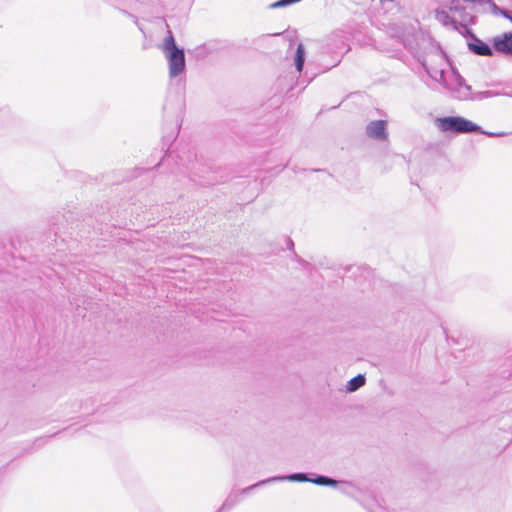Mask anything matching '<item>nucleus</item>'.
<instances>
[{"mask_svg": "<svg viewBox=\"0 0 512 512\" xmlns=\"http://www.w3.org/2000/svg\"><path fill=\"white\" fill-rule=\"evenodd\" d=\"M346 391L352 392V379L348 380L346 383Z\"/></svg>", "mask_w": 512, "mask_h": 512, "instance_id": "obj_28", "label": "nucleus"}, {"mask_svg": "<svg viewBox=\"0 0 512 512\" xmlns=\"http://www.w3.org/2000/svg\"><path fill=\"white\" fill-rule=\"evenodd\" d=\"M122 12H123L125 15L129 16L130 18H132V19L134 20V23L138 26L139 30H140V31H143L142 27H141V26L139 25V23H138V18H137L135 15H133V14H131V13H129V12H127V11H125V10H122Z\"/></svg>", "mask_w": 512, "mask_h": 512, "instance_id": "obj_25", "label": "nucleus"}, {"mask_svg": "<svg viewBox=\"0 0 512 512\" xmlns=\"http://www.w3.org/2000/svg\"><path fill=\"white\" fill-rule=\"evenodd\" d=\"M495 51L512 56V32H505L493 39Z\"/></svg>", "mask_w": 512, "mask_h": 512, "instance_id": "obj_6", "label": "nucleus"}, {"mask_svg": "<svg viewBox=\"0 0 512 512\" xmlns=\"http://www.w3.org/2000/svg\"><path fill=\"white\" fill-rule=\"evenodd\" d=\"M310 482L319 486H347L325 475H316L310 479Z\"/></svg>", "mask_w": 512, "mask_h": 512, "instance_id": "obj_13", "label": "nucleus"}, {"mask_svg": "<svg viewBox=\"0 0 512 512\" xmlns=\"http://www.w3.org/2000/svg\"><path fill=\"white\" fill-rule=\"evenodd\" d=\"M240 502V495L237 491L231 492L221 507L216 512H228Z\"/></svg>", "mask_w": 512, "mask_h": 512, "instance_id": "obj_12", "label": "nucleus"}, {"mask_svg": "<svg viewBox=\"0 0 512 512\" xmlns=\"http://www.w3.org/2000/svg\"><path fill=\"white\" fill-rule=\"evenodd\" d=\"M505 440H506V444H508V443L511 441V437H510V436H507V437L505 438Z\"/></svg>", "mask_w": 512, "mask_h": 512, "instance_id": "obj_31", "label": "nucleus"}, {"mask_svg": "<svg viewBox=\"0 0 512 512\" xmlns=\"http://www.w3.org/2000/svg\"><path fill=\"white\" fill-rule=\"evenodd\" d=\"M497 426L499 430L506 432L508 435L512 434V410L499 416Z\"/></svg>", "mask_w": 512, "mask_h": 512, "instance_id": "obj_11", "label": "nucleus"}, {"mask_svg": "<svg viewBox=\"0 0 512 512\" xmlns=\"http://www.w3.org/2000/svg\"><path fill=\"white\" fill-rule=\"evenodd\" d=\"M358 270L361 271V274L354 277V282H357L362 290L372 287L374 279L372 270L366 266H361Z\"/></svg>", "mask_w": 512, "mask_h": 512, "instance_id": "obj_8", "label": "nucleus"}, {"mask_svg": "<svg viewBox=\"0 0 512 512\" xmlns=\"http://www.w3.org/2000/svg\"><path fill=\"white\" fill-rule=\"evenodd\" d=\"M272 481H269V478L268 479H265V480H261L251 486H248L240 491H237L239 493V495H246L248 493H250L252 490L258 488V487H261V486H264L265 484L267 483H271Z\"/></svg>", "mask_w": 512, "mask_h": 512, "instance_id": "obj_17", "label": "nucleus"}, {"mask_svg": "<svg viewBox=\"0 0 512 512\" xmlns=\"http://www.w3.org/2000/svg\"><path fill=\"white\" fill-rule=\"evenodd\" d=\"M157 19L161 20L167 29V35L161 45V50L168 62L169 77L176 78L183 74L186 69L185 51L176 44L173 32L166 20L163 17H157Z\"/></svg>", "mask_w": 512, "mask_h": 512, "instance_id": "obj_1", "label": "nucleus"}, {"mask_svg": "<svg viewBox=\"0 0 512 512\" xmlns=\"http://www.w3.org/2000/svg\"><path fill=\"white\" fill-rule=\"evenodd\" d=\"M310 477L307 473H293L285 476H274L270 477L269 481L280 482V481H293V482H310Z\"/></svg>", "mask_w": 512, "mask_h": 512, "instance_id": "obj_10", "label": "nucleus"}, {"mask_svg": "<svg viewBox=\"0 0 512 512\" xmlns=\"http://www.w3.org/2000/svg\"><path fill=\"white\" fill-rule=\"evenodd\" d=\"M217 180L214 179V178H209L207 181H204V182H200L201 185H211V184H214L216 183Z\"/></svg>", "mask_w": 512, "mask_h": 512, "instance_id": "obj_27", "label": "nucleus"}, {"mask_svg": "<svg viewBox=\"0 0 512 512\" xmlns=\"http://www.w3.org/2000/svg\"><path fill=\"white\" fill-rule=\"evenodd\" d=\"M313 171H315V172H323L324 170H322V169H314Z\"/></svg>", "mask_w": 512, "mask_h": 512, "instance_id": "obj_32", "label": "nucleus"}, {"mask_svg": "<svg viewBox=\"0 0 512 512\" xmlns=\"http://www.w3.org/2000/svg\"><path fill=\"white\" fill-rule=\"evenodd\" d=\"M101 210H103V207H101ZM104 214L103 211H100V210H96V211H93V213L90 215V218H94V220L96 222H104L105 221V218L104 217H101L102 215Z\"/></svg>", "mask_w": 512, "mask_h": 512, "instance_id": "obj_21", "label": "nucleus"}, {"mask_svg": "<svg viewBox=\"0 0 512 512\" xmlns=\"http://www.w3.org/2000/svg\"><path fill=\"white\" fill-rule=\"evenodd\" d=\"M366 381L364 374H358L354 376V391L364 386Z\"/></svg>", "mask_w": 512, "mask_h": 512, "instance_id": "obj_19", "label": "nucleus"}, {"mask_svg": "<svg viewBox=\"0 0 512 512\" xmlns=\"http://www.w3.org/2000/svg\"><path fill=\"white\" fill-rule=\"evenodd\" d=\"M435 124L440 131L455 134L480 133L488 137H503L507 135L505 132L484 131L479 125L462 116L440 117L436 119Z\"/></svg>", "mask_w": 512, "mask_h": 512, "instance_id": "obj_2", "label": "nucleus"}, {"mask_svg": "<svg viewBox=\"0 0 512 512\" xmlns=\"http://www.w3.org/2000/svg\"><path fill=\"white\" fill-rule=\"evenodd\" d=\"M461 19L465 22H469L470 24H475V16L471 15L466 11V8L464 9V12H461L459 14Z\"/></svg>", "mask_w": 512, "mask_h": 512, "instance_id": "obj_20", "label": "nucleus"}, {"mask_svg": "<svg viewBox=\"0 0 512 512\" xmlns=\"http://www.w3.org/2000/svg\"><path fill=\"white\" fill-rule=\"evenodd\" d=\"M340 483H343V484H346L348 486H335L337 489H339L341 492L343 493H348L349 492V489L351 487V484L349 482H343V481H339Z\"/></svg>", "mask_w": 512, "mask_h": 512, "instance_id": "obj_23", "label": "nucleus"}, {"mask_svg": "<svg viewBox=\"0 0 512 512\" xmlns=\"http://www.w3.org/2000/svg\"><path fill=\"white\" fill-rule=\"evenodd\" d=\"M458 32L462 34L468 41L472 40L476 35L472 31V29L468 28L467 25L463 24V26H460Z\"/></svg>", "mask_w": 512, "mask_h": 512, "instance_id": "obj_18", "label": "nucleus"}, {"mask_svg": "<svg viewBox=\"0 0 512 512\" xmlns=\"http://www.w3.org/2000/svg\"><path fill=\"white\" fill-rule=\"evenodd\" d=\"M435 18L445 27H451L454 31H458L462 22H458L455 18L451 17L445 10H436Z\"/></svg>", "mask_w": 512, "mask_h": 512, "instance_id": "obj_9", "label": "nucleus"}, {"mask_svg": "<svg viewBox=\"0 0 512 512\" xmlns=\"http://www.w3.org/2000/svg\"><path fill=\"white\" fill-rule=\"evenodd\" d=\"M489 5H490V8H491V12L494 14V15H499V16H502L504 17L505 19H508L511 23H512V15L510 13V11H508L507 9H504V8H501L499 7L497 4H495L492 0H489L488 1Z\"/></svg>", "mask_w": 512, "mask_h": 512, "instance_id": "obj_15", "label": "nucleus"}, {"mask_svg": "<svg viewBox=\"0 0 512 512\" xmlns=\"http://www.w3.org/2000/svg\"><path fill=\"white\" fill-rule=\"evenodd\" d=\"M65 220H66V222H70V221L72 222V221H74L75 219H74V218H71V217H67Z\"/></svg>", "mask_w": 512, "mask_h": 512, "instance_id": "obj_30", "label": "nucleus"}, {"mask_svg": "<svg viewBox=\"0 0 512 512\" xmlns=\"http://www.w3.org/2000/svg\"><path fill=\"white\" fill-rule=\"evenodd\" d=\"M351 34L352 29L349 25L334 30L326 37L327 50L334 53L348 52L351 49L349 43Z\"/></svg>", "mask_w": 512, "mask_h": 512, "instance_id": "obj_4", "label": "nucleus"}, {"mask_svg": "<svg viewBox=\"0 0 512 512\" xmlns=\"http://www.w3.org/2000/svg\"><path fill=\"white\" fill-rule=\"evenodd\" d=\"M387 125L386 120L371 121L366 126V135L377 141H386L389 135Z\"/></svg>", "mask_w": 512, "mask_h": 512, "instance_id": "obj_5", "label": "nucleus"}, {"mask_svg": "<svg viewBox=\"0 0 512 512\" xmlns=\"http://www.w3.org/2000/svg\"><path fill=\"white\" fill-rule=\"evenodd\" d=\"M294 62L296 70L300 73L303 70L305 63V47L302 43L297 45Z\"/></svg>", "mask_w": 512, "mask_h": 512, "instance_id": "obj_14", "label": "nucleus"}, {"mask_svg": "<svg viewBox=\"0 0 512 512\" xmlns=\"http://www.w3.org/2000/svg\"><path fill=\"white\" fill-rule=\"evenodd\" d=\"M89 219L87 218H82L81 221H88Z\"/></svg>", "mask_w": 512, "mask_h": 512, "instance_id": "obj_33", "label": "nucleus"}, {"mask_svg": "<svg viewBox=\"0 0 512 512\" xmlns=\"http://www.w3.org/2000/svg\"><path fill=\"white\" fill-rule=\"evenodd\" d=\"M354 498H356L361 504L366 505L363 499L358 498L355 495H354Z\"/></svg>", "mask_w": 512, "mask_h": 512, "instance_id": "obj_29", "label": "nucleus"}, {"mask_svg": "<svg viewBox=\"0 0 512 512\" xmlns=\"http://www.w3.org/2000/svg\"><path fill=\"white\" fill-rule=\"evenodd\" d=\"M453 81L457 92V98L461 100L480 101L500 95L499 92L492 90L472 92L471 86L466 84L465 79L458 72H453Z\"/></svg>", "mask_w": 512, "mask_h": 512, "instance_id": "obj_3", "label": "nucleus"}, {"mask_svg": "<svg viewBox=\"0 0 512 512\" xmlns=\"http://www.w3.org/2000/svg\"><path fill=\"white\" fill-rule=\"evenodd\" d=\"M286 247L288 250L294 251V242L291 238H286Z\"/></svg>", "mask_w": 512, "mask_h": 512, "instance_id": "obj_26", "label": "nucleus"}, {"mask_svg": "<svg viewBox=\"0 0 512 512\" xmlns=\"http://www.w3.org/2000/svg\"><path fill=\"white\" fill-rule=\"evenodd\" d=\"M294 259L300 263L301 265L307 267L309 266V263L306 262L304 259H302L295 251H293Z\"/></svg>", "mask_w": 512, "mask_h": 512, "instance_id": "obj_24", "label": "nucleus"}, {"mask_svg": "<svg viewBox=\"0 0 512 512\" xmlns=\"http://www.w3.org/2000/svg\"><path fill=\"white\" fill-rule=\"evenodd\" d=\"M468 49L475 55L490 57L493 56V49L477 36L467 41Z\"/></svg>", "mask_w": 512, "mask_h": 512, "instance_id": "obj_7", "label": "nucleus"}, {"mask_svg": "<svg viewBox=\"0 0 512 512\" xmlns=\"http://www.w3.org/2000/svg\"><path fill=\"white\" fill-rule=\"evenodd\" d=\"M179 129H180L179 116H177L176 120H175V131L171 135H169L168 139L169 140L176 139Z\"/></svg>", "mask_w": 512, "mask_h": 512, "instance_id": "obj_22", "label": "nucleus"}, {"mask_svg": "<svg viewBox=\"0 0 512 512\" xmlns=\"http://www.w3.org/2000/svg\"><path fill=\"white\" fill-rule=\"evenodd\" d=\"M449 11L460 14L464 12L465 7L461 4L460 0H450L446 6Z\"/></svg>", "mask_w": 512, "mask_h": 512, "instance_id": "obj_16", "label": "nucleus"}]
</instances>
